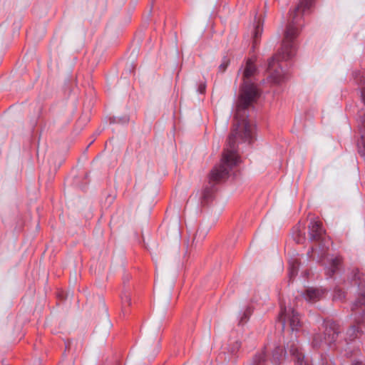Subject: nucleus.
Masks as SVG:
<instances>
[{"label": "nucleus", "mask_w": 365, "mask_h": 365, "mask_svg": "<svg viewBox=\"0 0 365 365\" xmlns=\"http://www.w3.org/2000/svg\"><path fill=\"white\" fill-rule=\"evenodd\" d=\"M257 69L253 62L248 60L243 72V84L236 108V118H240L234 123V129L227 138V146L222 155L220 163L215 166L210 171L208 182L202 192V200L208 202L212 199L217 190V185L225 180L232 168L238 163L236 154L237 140L251 143L255 139V128L248 122L247 108L255 102L260 96L256 85L250 78L253 76Z\"/></svg>", "instance_id": "f257e3e1"}, {"label": "nucleus", "mask_w": 365, "mask_h": 365, "mask_svg": "<svg viewBox=\"0 0 365 365\" xmlns=\"http://www.w3.org/2000/svg\"><path fill=\"white\" fill-rule=\"evenodd\" d=\"M313 4L314 0H301L297 6L289 12L281 49L267 63L268 77L274 83H279L286 78L285 71L279 64V61H288L295 56L297 49V38L302 27V16L309 11Z\"/></svg>", "instance_id": "f03ea898"}, {"label": "nucleus", "mask_w": 365, "mask_h": 365, "mask_svg": "<svg viewBox=\"0 0 365 365\" xmlns=\"http://www.w3.org/2000/svg\"><path fill=\"white\" fill-rule=\"evenodd\" d=\"M351 316L356 326H351L346 332L345 342L348 345L359 334L365 337V290L359 294L351 305Z\"/></svg>", "instance_id": "7ed1b4c3"}, {"label": "nucleus", "mask_w": 365, "mask_h": 365, "mask_svg": "<svg viewBox=\"0 0 365 365\" xmlns=\"http://www.w3.org/2000/svg\"><path fill=\"white\" fill-rule=\"evenodd\" d=\"M324 333L314 334L312 340V346L316 349H341L339 345L335 344L339 334L338 324L331 319H326L323 322Z\"/></svg>", "instance_id": "20e7f679"}, {"label": "nucleus", "mask_w": 365, "mask_h": 365, "mask_svg": "<svg viewBox=\"0 0 365 365\" xmlns=\"http://www.w3.org/2000/svg\"><path fill=\"white\" fill-rule=\"evenodd\" d=\"M286 323H289L292 331H298L302 326L300 315L297 311L290 305H283L281 303L277 324L282 331L284 330Z\"/></svg>", "instance_id": "39448f33"}, {"label": "nucleus", "mask_w": 365, "mask_h": 365, "mask_svg": "<svg viewBox=\"0 0 365 365\" xmlns=\"http://www.w3.org/2000/svg\"><path fill=\"white\" fill-rule=\"evenodd\" d=\"M309 240L316 241L319 243V247L322 252H325L331 244V240L326 235L325 230L322 227V223L315 219H312L309 226Z\"/></svg>", "instance_id": "423d86ee"}, {"label": "nucleus", "mask_w": 365, "mask_h": 365, "mask_svg": "<svg viewBox=\"0 0 365 365\" xmlns=\"http://www.w3.org/2000/svg\"><path fill=\"white\" fill-rule=\"evenodd\" d=\"M286 350L294 357L295 365H312L301 350L298 340H292L287 344Z\"/></svg>", "instance_id": "0eeeda50"}, {"label": "nucleus", "mask_w": 365, "mask_h": 365, "mask_svg": "<svg viewBox=\"0 0 365 365\" xmlns=\"http://www.w3.org/2000/svg\"><path fill=\"white\" fill-rule=\"evenodd\" d=\"M324 292L322 289L309 287L302 294L304 299L310 303L319 301L324 295Z\"/></svg>", "instance_id": "6e6552de"}, {"label": "nucleus", "mask_w": 365, "mask_h": 365, "mask_svg": "<svg viewBox=\"0 0 365 365\" xmlns=\"http://www.w3.org/2000/svg\"><path fill=\"white\" fill-rule=\"evenodd\" d=\"M341 262V258L339 256L331 257L325 267V272L327 277H332L334 274L339 269Z\"/></svg>", "instance_id": "1a4fd4ad"}, {"label": "nucleus", "mask_w": 365, "mask_h": 365, "mask_svg": "<svg viewBox=\"0 0 365 365\" xmlns=\"http://www.w3.org/2000/svg\"><path fill=\"white\" fill-rule=\"evenodd\" d=\"M262 31H263L262 25H261L259 22H257L254 26V30H253V34H252V38H253L252 47L254 48H255L256 46H257V44L259 43V39L261 37Z\"/></svg>", "instance_id": "9d476101"}, {"label": "nucleus", "mask_w": 365, "mask_h": 365, "mask_svg": "<svg viewBox=\"0 0 365 365\" xmlns=\"http://www.w3.org/2000/svg\"><path fill=\"white\" fill-rule=\"evenodd\" d=\"M284 353L280 346H277L272 351V362L274 365H279Z\"/></svg>", "instance_id": "9b49d317"}, {"label": "nucleus", "mask_w": 365, "mask_h": 365, "mask_svg": "<svg viewBox=\"0 0 365 365\" xmlns=\"http://www.w3.org/2000/svg\"><path fill=\"white\" fill-rule=\"evenodd\" d=\"M299 262L297 259H294L289 263V280H292L294 277L297 275L299 269Z\"/></svg>", "instance_id": "f8f14e48"}, {"label": "nucleus", "mask_w": 365, "mask_h": 365, "mask_svg": "<svg viewBox=\"0 0 365 365\" xmlns=\"http://www.w3.org/2000/svg\"><path fill=\"white\" fill-rule=\"evenodd\" d=\"M252 312V309L250 307H247L245 310L242 311L239 314V324H243L247 322Z\"/></svg>", "instance_id": "ddd939ff"}, {"label": "nucleus", "mask_w": 365, "mask_h": 365, "mask_svg": "<svg viewBox=\"0 0 365 365\" xmlns=\"http://www.w3.org/2000/svg\"><path fill=\"white\" fill-rule=\"evenodd\" d=\"M353 76L356 83L365 86V70L355 71Z\"/></svg>", "instance_id": "4468645a"}, {"label": "nucleus", "mask_w": 365, "mask_h": 365, "mask_svg": "<svg viewBox=\"0 0 365 365\" xmlns=\"http://www.w3.org/2000/svg\"><path fill=\"white\" fill-rule=\"evenodd\" d=\"M321 365H334L333 362L326 355L321 354ZM351 365H364L362 362L355 361Z\"/></svg>", "instance_id": "2eb2a0df"}, {"label": "nucleus", "mask_w": 365, "mask_h": 365, "mask_svg": "<svg viewBox=\"0 0 365 365\" xmlns=\"http://www.w3.org/2000/svg\"><path fill=\"white\" fill-rule=\"evenodd\" d=\"M345 297V294L343 291L339 289H336L334 291V298L335 299H342Z\"/></svg>", "instance_id": "dca6fc26"}, {"label": "nucleus", "mask_w": 365, "mask_h": 365, "mask_svg": "<svg viewBox=\"0 0 365 365\" xmlns=\"http://www.w3.org/2000/svg\"><path fill=\"white\" fill-rule=\"evenodd\" d=\"M229 64V60L224 58L222 63L219 66V70L221 72H224Z\"/></svg>", "instance_id": "f3484780"}, {"label": "nucleus", "mask_w": 365, "mask_h": 365, "mask_svg": "<svg viewBox=\"0 0 365 365\" xmlns=\"http://www.w3.org/2000/svg\"><path fill=\"white\" fill-rule=\"evenodd\" d=\"M240 346H241V343L238 341H236L234 342L233 346L230 347V351L232 353H235L237 351L239 350Z\"/></svg>", "instance_id": "a211bd4d"}, {"label": "nucleus", "mask_w": 365, "mask_h": 365, "mask_svg": "<svg viewBox=\"0 0 365 365\" xmlns=\"http://www.w3.org/2000/svg\"><path fill=\"white\" fill-rule=\"evenodd\" d=\"M205 84H200L198 87V91L200 93H203L205 91Z\"/></svg>", "instance_id": "6ab92c4d"}, {"label": "nucleus", "mask_w": 365, "mask_h": 365, "mask_svg": "<svg viewBox=\"0 0 365 365\" xmlns=\"http://www.w3.org/2000/svg\"><path fill=\"white\" fill-rule=\"evenodd\" d=\"M124 302H126L128 304H130V297L129 295H125V299H123Z\"/></svg>", "instance_id": "aec40b11"}, {"label": "nucleus", "mask_w": 365, "mask_h": 365, "mask_svg": "<svg viewBox=\"0 0 365 365\" xmlns=\"http://www.w3.org/2000/svg\"><path fill=\"white\" fill-rule=\"evenodd\" d=\"M175 232H176V235L178 236L179 234V229H178V223L175 225Z\"/></svg>", "instance_id": "412c9836"}, {"label": "nucleus", "mask_w": 365, "mask_h": 365, "mask_svg": "<svg viewBox=\"0 0 365 365\" xmlns=\"http://www.w3.org/2000/svg\"><path fill=\"white\" fill-rule=\"evenodd\" d=\"M345 353H344V355L346 356L347 357L350 356H351V352H348L346 351V349L344 350Z\"/></svg>", "instance_id": "4be33fe9"}, {"label": "nucleus", "mask_w": 365, "mask_h": 365, "mask_svg": "<svg viewBox=\"0 0 365 365\" xmlns=\"http://www.w3.org/2000/svg\"><path fill=\"white\" fill-rule=\"evenodd\" d=\"M354 284H357L358 286L360 285V283L358 282L356 279H354Z\"/></svg>", "instance_id": "5701e85b"}, {"label": "nucleus", "mask_w": 365, "mask_h": 365, "mask_svg": "<svg viewBox=\"0 0 365 365\" xmlns=\"http://www.w3.org/2000/svg\"><path fill=\"white\" fill-rule=\"evenodd\" d=\"M295 240L297 243H301L302 240L299 237L298 239H295Z\"/></svg>", "instance_id": "b1692460"}, {"label": "nucleus", "mask_w": 365, "mask_h": 365, "mask_svg": "<svg viewBox=\"0 0 365 365\" xmlns=\"http://www.w3.org/2000/svg\"><path fill=\"white\" fill-rule=\"evenodd\" d=\"M359 273H358V274H355V277H357V279H360V277H359Z\"/></svg>", "instance_id": "393cba45"}, {"label": "nucleus", "mask_w": 365, "mask_h": 365, "mask_svg": "<svg viewBox=\"0 0 365 365\" xmlns=\"http://www.w3.org/2000/svg\"><path fill=\"white\" fill-rule=\"evenodd\" d=\"M312 252H313V248H312L311 252H308V255H311Z\"/></svg>", "instance_id": "a878e982"}, {"label": "nucleus", "mask_w": 365, "mask_h": 365, "mask_svg": "<svg viewBox=\"0 0 365 365\" xmlns=\"http://www.w3.org/2000/svg\"><path fill=\"white\" fill-rule=\"evenodd\" d=\"M176 243L178 244V238L176 237Z\"/></svg>", "instance_id": "bb28decb"}]
</instances>
